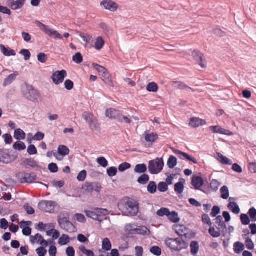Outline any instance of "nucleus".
Listing matches in <instances>:
<instances>
[{
  "instance_id": "nucleus-9",
  "label": "nucleus",
  "mask_w": 256,
  "mask_h": 256,
  "mask_svg": "<svg viewBox=\"0 0 256 256\" xmlns=\"http://www.w3.org/2000/svg\"><path fill=\"white\" fill-rule=\"evenodd\" d=\"M56 206V202L52 200H42L38 205L40 210L48 213H54Z\"/></svg>"
},
{
  "instance_id": "nucleus-3",
  "label": "nucleus",
  "mask_w": 256,
  "mask_h": 256,
  "mask_svg": "<svg viewBox=\"0 0 256 256\" xmlns=\"http://www.w3.org/2000/svg\"><path fill=\"white\" fill-rule=\"evenodd\" d=\"M106 115L108 118L114 119L120 122L130 124L132 122L130 118L124 116L120 111L112 108L108 109L106 112Z\"/></svg>"
},
{
  "instance_id": "nucleus-19",
  "label": "nucleus",
  "mask_w": 256,
  "mask_h": 256,
  "mask_svg": "<svg viewBox=\"0 0 256 256\" xmlns=\"http://www.w3.org/2000/svg\"><path fill=\"white\" fill-rule=\"evenodd\" d=\"M174 153L177 155H180V158L182 160H186L188 161L192 162L194 164L198 163L194 157L188 155L186 153L181 152L178 150L174 151Z\"/></svg>"
},
{
  "instance_id": "nucleus-33",
  "label": "nucleus",
  "mask_w": 256,
  "mask_h": 256,
  "mask_svg": "<svg viewBox=\"0 0 256 256\" xmlns=\"http://www.w3.org/2000/svg\"><path fill=\"white\" fill-rule=\"evenodd\" d=\"M244 246L241 242H238L234 244V250L236 254H240L244 250Z\"/></svg>"
},
{
  "instance_id": "nucleus-10",
  "label": "nucleus",
  "mask_w": 256,
  "mask_h": 256,
  "mask_svg": "<svg viewBox=\"0 0 256 256\" xmlns=\"http://www.w3.org/2000/svg\"><path fill=\"white\" fill-rule=\"evenodd\" d=\"M21 183L32 184L36 180V176L34 172L28 173L22 172L18 174L17 176Z\"/></svg>"
},
{
  "instance_id": "nucleus-26",
  "label": "nucleus",
  "mask_w": 256,
  "mask_h": 256,
  "mask_svg": "<svg viewBox=\"0 0 256 256\" xmlns=\"http://www.w3.org/2000/svg\"><path fill=\"white\" fill-rule=\"evenodd\" d=\"M228 208L234 214H238L240 213V208L238 205L235 202H230L228 205Z\"/></svg>"
},
{
  "instance_id": "nucleus-62",
  "label": "nucleus",
  "mask_w": 256,
  "mask_h": 256,
  "mask_svg": "<svg viewBox=\"0 0 256 256\" xmlns=\"http://www.w3.org/2000/svg\"><path fill=\"white\" fill-rule=\"evenodd\" d=\"M27 152L30 155H34L38 153L36 147L33 144H30L28 146Z\"/></svg>"
},
{
  "instance_id": "nucleus-64",
  "label": "nucleus",
  "mask_w": 256,
  "mask_h": 256,
  "mask_svg": "<svg viewBox=\"0 0 256 256\" xmlns=\"http://www.w3.org/2000/svg\"><path fill=\"white\" fill-rule=\"evenodd\" d=\"M131 166V165L128 162H123L119 166H118V170L120 172H124L126 170L130 168Z\"/></svg>"
},
{
  "instance_id": "nucleus-53",
  "label": "nucleus",
  "mask_w": 256,
  "mask_h": 256,
  "mask_svg": "<svg viewBox=\"0 0 256 256\" xmlns=\"http://www.w3.org/2000/svg\"><path fill=\"white\" fill-rule=\"evenodd\" d=\"M220 184L216 180H212L210 184V188L214 192H216L220 186Z\"/></svg>"
},
{
  "instance_id": "nucleus-17",
  "label": "nucleus",
  "mask_w": 256,
  "mask_h": 256,
  "mask_svg": "<svg viewBox=\"0 0 256 256\" xmlns=\"http://www.w3.org/2000/svg\"><path fill=\"white\" fill-rule=\"evenodd\" d=\"M11 161L10 156L6 150H0V162L8 164Z\"/></svg>"
},
{
  "instance_id": "nucleus-13",
  "label": "nucleus",
  "mask_w": 256,
  "mask_h": 256,
  "mask_svg": "<svg viewBox=\"0 0 256 256\" xmlns=\"http://www.w3.org/2000/svg\"><path fill=\"white\" fill-rule=\"evenodd\" d=\"M100 6L104 9L112 12L116 11L118 8V4L112 0H104L100 2Z\"/></svg>"
},
{
  "instance_id": "nucleus-52",
  "label": "nucleus",
  "mask_w": 256,
  "mask_h": 256,
  "mask_svg": "<svg viewBox=\"0 0 256 256\" xmlns=\"http://www.w3.org/2000/svg\"><path fill=\"white\" fill-rule=\"evenodd\" d=\"M248 214L250 218V220L252 222H256V209L254 207L251 208L248 212Z\"/></svg>"
},
{
  "instance_id": "nucleus-5",
  "label": "nucleus",
  "mask_w": 256,
  "mask_h": 256,
  "mask_svg": "<svg viewBox=\"0 0 256 256\" xmlns=\"http://www.w3.org/2000/svg\"><path fill=\"white\" fill-rule=\"evenodd\" d=\"M24 96L28 100L33 102H38L40 98V94L31 85H26L22 91Z\"/></svg>"
},
{
  "instance_id": "nucleus-49",
  "label": "nucleus",
  "mask_w": 256,
  "mask_h": 256,
  "mask_svg": "<svg viewBox=\"0 0 256 256\" xmlns=\"http://www.w3.org/2000/svg\"><path fill=\"white\" fill-rule=\"evenodd\" d=\"M186 228L182 226H177L176 228V233L180 236H184L186 237V233L185 232Z\"/></svg>"
},
{
  "instance_id": "nucleus-1",
  "label": "nucleus",
  "mask_w": 256,
  "mask_h": 256,
  "mask_svg": "<svg viewBox=\"0 0 256 256\" xmlns=\"http://www.w3.org/2000/svg\"><path fill=\"white\" fill-rule=\"evenodd\" d=\"M164 243L166 246L172 251L176 252L186 249L188 246V244L182 240V238H167L164 241Z\"/></svg>"
},
{
  "instance_id": "nucleus-24",
  "label": "nucleus",
  "mask_w": 256,
  "mask_h": 256,
  "mask_svg": "<svg viewBox=\"0 0 256 256\" xmlns=\"http://www.w3.org/2000/svg\"><path fill=\"white\" fill-rule=\"evenodd\" d=\"M0 49L3 54L6 56H14L16 54L14 50L6 48L3 44H0Z\"/></svg>"
},
{
  "instance_id": "nucleus-12",
  "label": "nucleus",
  "mask_w": 256,
  "mask_h": 256,
  "mask_svg": "<svg viewBox=\"0 0 256 256\" xmlns=\"http://www.w3.org/2000/svg\"><path fill=\"white\" fill-rule=\"evenodd\" d=\"M66 76L67 73L65 70H58L52 74L51 78L55 84L58 85L63 82Z\"/></svg>"
},
{
  "instance_id": "nucleus-61",
  "label": "nucleus",
  "mask_w": 256,
  "mask_h": 256,
  "mask_svg": "<svg viewBox=\"0 0 256 256\" xmlns=\"http://www.w3.org/2000/svg\"><path fill=\"white\" fill-rule=\"evenodd\" d=\"M209 233L213 238H218L220 236V230L216 231L214 227H210L208 230Z\"/></svg>"
},
{
  "instance_id": "nucleus-6",
  "label": "nucleus",
  "mask_w": 256,
  "mask_h": 256,
  "mask_svg": "<svg viewBox=\"0 0 256 256\" xmlns=\"http://www.w3.org/2000/svg\"><path fill=\"white\" fill-rule=\"evenodd\" d=\"M92 66L96 69L101 76V78L108 86L113 88L114 84L112 80L111 76L108 70L104 66H100L96 64H93Z\"/></svg>"
},
{
  "instance_id": "nucleus-57",
  "label": "nucleus",
  "mask_w": 256,
  "mask_h": 256,
  "mask_svg": "<svg viewBox=\"0 0 256 256\" xmlns=\"http://www.w3.org/2000/svg\"><path fill=\"white\" fill-rule=\"evenodd\" d=\"M82 189L88 193H91L93 192L92 182H86L83 186Z\"/></svg>"
},
{
  "instance_id": "nucleus-16",
  "label": "nucleus",
  "mask_w": 256,
  "mask_h": 256,
  "mask_svg": "<svg viewBox=\"0 0 256 256\" xmlns=\"http://www.w3.org/2000/svg\"><path fill=\"white\" fill-rule=\"evenodd\" d=\"M215 221L216 228L221 232L224 234L226 232V226L225 222L222 221V216H216Z\"/></svg>"
},
{
  "instance_id": "nucleus-7",
  "label": "nucleus",
  "mask_w": 256,
  "mask_h": 256,
  "mask_svg": "<svg viewBox=\"0 0 256 256\" xmlns=\"http://www.w3.org/2000/svg\"><path fill=\"white\" fill-rule=\"evenodd\" d=\"M164 166V162L162 158H157L149 162L148 169L151 174H157L162 172Z\"/></svg>"
},
{
  "instance_id": "nucleus-34",
  "label": "nucleus",
  "mask_w": 256,
  "mask_h": 256,
  "mask_svg": "<svg viewBox=\"0 0 256 256\" xmlns=\"http://www.w3.org/2000/svg\"><path fill=\"white\" fill-rule=\"evenodd\" d=\"M104 43V40L102 38L99 36L96 39L94 44V48L96 50H100L103 48Z\"/></svg>"
},
{
  "instance_id": "nucleus-35",
  "label": "nucleus",
  "mask_w": 256,
  "mask_h": 256,
  "mask_svg": "<svg viewBox=\"0 0 256 256\" xmlns=\"http://www.w3.org/2000/svg\"><path fill=\"white\" fill-rule=\"evenodd\" d=\"M58 153L62 156H66L69 154L70 153V150L69 148L64 145H60L58 148Z\"/></svg>"
},
{
  "instance_id": "nucleus-15",
  "label": "nucleus",
  "mask_w": 256,
  "mask_h": 256,
  "mask_svg": "<svg viewBox=\"0 0 256 256\" xmlns=\"http://www.w3.org/2000/svg\"><path fill=\"white\" fill-rule=\"evenodd\" d=\"M209 130L216 134H220L226 136L232 135V132L223 128L218 126H210L209 127Z\"/></svg>"
},
{
  "instance_id": "nucleus-20",
  "label": "nucleus",
  "mask_w": 256,
  "mask_h": 256,
  "mask_svg": "<svg viewBox=\"0 0 256 256\" xmlns=\"http://www.w3.org/2000/svg\"><path fill=\"white\" fill-rule=\"evenodd\" d=\"M26 0H10L8 4L10 8L13 10H16L22 8L25 3Z\"/></svg>"
},
{
  "instance_id": "nucleus-31",
  "label": "nucleus",
  "mask_w": 256,
  "mask_h": 256,
  "mask_svg": "<svg viewBox=\"0 0 256 256\" xmlns=\"http://www.w3.org/2000/svg\"><path fill=\"white\" fill-rule=\"evenodd\" d=\"M14 138L17 140H23L26 138V134L20 128L16 129L14 132Z\"/></svg>"
},
{
  "instance_id": "nucleus-51",
  "label": "nucleus",
  "mask_w": 256,
  "mask_h": 256,
  "mask_svg": "<svg viewBox=\"0 0 256 256\" xmlns=\"http://www.w3.org/2000/svg\"><path fill=\"white\" fill-rule=\"evenodd\" d=\"M170 210L168 208H162L157 211L156 214L160 216H166L168 217L170 214Z\"/></svg>"
},
{
  "instance_id": "nucleus-21",
  "label": "nucleus",
  "mask_w": 256,
  "mask_h": 256,
  "mask_svg": "<svg viewBox=\"0 0 256 256\" xmlns=\"http://www.w3.org/2000/svg\"><path fill=\"white\" fill-rule=\"evenodd\" d=\"M206 124L205 120L197 118H191L189 123V125L192 128H198L200 126H204Z\"/></svg>"
},
{
  "instance_id": "nucleus-46",
  "label": "nucleus",
  "mask_w": 256,
  "mask_h": 256,
  "mask_svg": "<svg viewBox=\"0 0 256 256\" xmlns=\"http://www.w3.org/2000/svg\"><path fill=\"white\" fill-rule=\"evenodd\" d=\"M150 177L148 175L143 174L140 176L138 180V182L141 184H146L149 180Z\"/></svg>"
},
{
  "instance_id": "nucleus-63",
  "label": "nucleus",
  "mask_w": 256,
  "mask_h": 256,
  "mask_svg": "<svg viewBox=\"0 0 256 256\" xmlns=\"http://www.w3.org/2000/svg\"><path fill=\"white\" fill-rule=\"evenodd\" d=\"M118 172V169L116 167H110L107 170L108 175L110 177L115 176Z\"/></svg>"
},
{
  "instance_id": "nucleus-50",
  "label": "nucleus",
  "mask_w": 256,
  "mask_h": 256,
  "mask_svg": "<svg viewBox=\"0 0 256 256\" xmlns=\"http://www.w3.org/2000/svg\"><path fill=\"white\" fill-rule=\"evenodd\" d=\"M13 148L15 150H22L26 148V146L24 142H22L18 141L16 142L14 145Z\"/></svg>"
},
{
  "instance_id": "nucleus-11",
  "label": "nucleus",
  "mask_w": 256,
  "mask_h": 256,
  "mask_svg": "<svg viewBox=\"0 0 256 256\" xmlns=\"http://www.w3.org/2000/svg\"><path fill=\"white\" fill-rule=\"evenodd\" d=\"M126 216H135L138 212V204L136 201L129 200L125 206Z\"/></svg>"
},
{
  "instance_id": "nucleus-30",
  "label": "nucleus",
  "mask_w": 256,
  "mask_h": 256,
  "mask_svg": "<svg viewBox=\"0 0 256 256\" xmlns=\"http://www.w3.org/2000/svg\"><path fill=\"white\" fill-rule=\"evenodd\" d=\"M96 212L99 221L102 220L104 218L109 214L108 210L106 208H96Z\"/></svg>"
},
{
  "instance_id": "nucleus-48",
  "label": "nucleus",
  "mask_w": 256,
  "mask_h": 256,
  "mask_svg": "<svg viewBox=\"0 0 256 256\" xmlns=\"http://www.w3.org/2000/svg\"><path fill=\"white\" fill-rule=\"evenodd\" d=\"M70 242V238L68 236L62 234L58 240V244L61 246L66 245Z\"/></svg>"
},
{
  "instance_id": "nucleus-29",
  "label": "nucleus",
  "mask_w": 256,
  "mask_h": 256,
  "mask_svg": "<svg viewBox=\"0 0 256 256\" xmlns=\"http://www.w3.org/2000/svg\"><path fill=\"white\" fill-rule=\"evenodd\" d=\"M147 170L146 165L144 164H136L134 168V172L138 174H144Z\"/></svg>"
},
{
  "instance_id": "nucleus-28",
  "label": "nucleus",
  "mask_w": 256,
  "mask_h": 256,
  "mask_svg": "<svg viewBox=\"0 0 256 256\" xmlns=\"http://www.w3.org/2000/svg\"><path fill=\"white\" fill-rule=\"evenodd\" d=\"M150 233L149 229L146 226H136L134 234L141 235H148Z\"/></svg>"
},
{
  "instance_id": "nucleus-22",
  "label": "nucleus",
  "mask_w": 256,
  "mask_h": 256,
  "mask_svg": "<svg viewBox=\"0 0 256 256\" xmlns=\"http://www.w3.org/2000/svg\"><path fill=\"white\" fill-rule=\"evenodd\" d=\"M172 86L175 88L185 90L187 92H188L190 90L194 92V90L188 86L184 83L179 82V81H174L172 82Z\"/></svg>"
},
{
  "instance_id": "nucleus-44",
  "label": "nucleus",
  "mask_w": 256,
  "mask_h": 256,
  "mask_svg": "<svg viewBox=\"0 0 256 256\" xmlns=\"http://www.w3.org/2000/svg\"><path fill=\"white\" fill-rule=\"evenodd\" d=\"M102 249L108 251L110 250L112 248V244L108 238H105L103 240L102 244Z\"/></svg>"
},
{
  "instance_id": "nucleus-37",
  "label": "nucleus",
  "mask_w": 256,
  "mask_h": 256,
  "mask_svg": "<svg viewBox=\"0 0 256 256\" xmlns=\"http://www.w3.org/2000/svg\"><path fill=\"white\" fill-rule=\"evenodd\" d=\"M221 194V198L224 200H226L230 196V192L228 186H222L220 189Z\"/></svg>"
},
{
  "instance_id": "nucleus-39",
  "label": "nucleus",
  "mask_w": 256,
  "mask_h": 256,
  "mask_svg": "<svg viewBox=\"0 0 256 256\" xmlns=\"http://www.w3.org/2000/svg\"><path fill=\"white\" fill-rule=\"evenodd\" d=\"M177 164V159L174 156H170L167 162V166L170 168H173Z\"/></svg>"
},
{
  "instance_id": "nucleus-58",
  "label": "nucleus",
  "mask_w": 256,
  "mask_h": 256,
  "mask_svg": "<svg viewBox=\"0 0 256 256\" xmlns=\"http://www.w3.org/2000/svg\"><path fill=\"white\" fill-rule=\"evenodd\" d=\"M97 162L102 166L106 168L108 166V162L105 158L102 156L97 158Z\"/></svg>"
},
{
  "instance_id": "nucleus-27",
  "label": "nucleus",
  "mask_w": 256,
  "mask_h": 256,
  "mask_svg": "<svg viewBox=\"0 0 256 256\" xmlns=\"http://www.w3.org/2000/svg\"><path fill=\"white\" fill-rule=\"evenodd\" d=\"M18 72H14L13 74L8 76L5 80L3 84L4 86H6L11 84L16 78V77L18 75Z\"/></svg>"
},
{
  "instance_id": "nucleus-56",
  "label": "nucleus",
  "mask_w": 256,
  "mask_h": 256,
  "mask_svg": "<svg viewBox=\"0 0 256 256\" xmlns=\"http://www.w3.org/2000/svg\"><path fill=\"white\" fill-rule=\"evenodd\" d=\"M158 190L162 192H164L167 191L168 186L166 182H160L158 186Z\"/></svg>"
},
{
  "instance_id": "nucleus-38",
  "label": "nucleus",
  "mask_w": 256,
  "mask_h": 256,
  "mask_svg": "<svg viewBox=\"0 0 256 256\" xmlns=\"http://www.w3.org/2000/svg\"><path fill=\"white\" fill-rule=\"evenodd\" d=\"M85 213L88 217L94 220L99 221V218H98L96 208L94 209V211L88 210H85Z\"/></svg>"
},
{
  "instance_id": "nucleus-59",
  "label": "nucleus",
  "mask_w": 256,
  "mask_h": 256,
  "mask_svg": "<svg viewBox=\"0 0 256 256\" xmlns=\"http://www.w3.org/2000/svg\"><path fill=\"white\" fill-rule=\"evenodd\" d=\"M150 252L156 256H160L162 254L161 248L157 246H152L150 249Z\"/></svg>"
},
{
  "instance_id": "nucleus-40",
  "label": "nucleus",
  "mask_w": 256,
  "mask_h": 256,
  "mask_svg": "<svg viewBox=\"0 0 256 256\" xmlns=\"http://www.w3.org/2000/svg\"><path fill=\"white\" fill-rule=\"evenodd\" d=\"M168 218L174 223H176L180 221L178 214L174 211L170 212V214H168Z\"/></svg>"
},
{
  "instance_id": "nucleus-8",
  "label": "nucleus",
  "mask_w": 256,
  "mask_h": 256,
  "mask_svg": "<svg viewBox=\"0 0 256 256\" xmlns=\"http://www.w3.org/2000/svg\"><path fill=\"white\" fill-rule=\"evenodd\" d=\"M35 23L42 31L50 37L60 40H62L63 38V36L60 34L56 30L51 28L50 26L42 24L39 21H36Z\"/></svg>"
},
{
  "instance_id": "nucleus-45",
  "label": "nucleus",
  "mask_w": 256,
  "mask_h": 256,
  "mask_svg": "<svg viewBox=\"0 0 256 256\" xmlns=\"http://www.w3.org/2000/svg\"><path fill=\"white\" fill-rule=\"evenodd\" d=\"M146 90L150 92H156L158 90V86L154 82H150L146 86Z\"/></svg>"
},
{
  "instance_id": "nucleus-25",
  "label": "nucleus",
  "mask_w": 256,
  "mask_h": 256,
  "mask_svg": "<svg viewBox=\"0 0 256 256\" xmlns=\"http://www.w3.org/2000/svg\"><path fill=\"white\" fill-rule=\"evenodd\" d=\"M185 180L183 178L180 179L179 182L176 183L174 185V190L175 192L178 194H181L183 192L184 190V183Z\"/></svg>"
},
{
  "instance_id": "nucleus-43",
  "label": "nucleus",
  "mask_w": 256,
  "mask_h": 256,
  "mask_svg": "<svg viewBox=\"0 0 256 256\" xmlns=\"http://www.w3.org/2000/svg\"><path fill=\"white\" fill-rule=\"evenodd\" d=\"M158 138V135L155 133L148 134L146 135L145 140L148 142H154Z\"/></svg>"
},
{
  "instance_id": "nucleus-32",
  "label": "nucleus",
  "mask_w": 256,
  "mask_h": 256,
  "mask_svg": "<svg viewBox=\"0 0 256 256\" xmlns=\"http://www.w3.org/2000/svg\"><path fill=\"white\" fill-rule=\"evenodd\" d=\"M218 160L222 164H227L229 166L232 164V161L230 159L226 158V156H224L221 154L218 153Z\"/></svg>"
},
{
  "instance_id": "nucleus-54",
  "label": "nucleus",
  "mask_w": 256,
  "mask_h": 256,
  "mask_svg": "<svg viewBox=\"0 0 256 256\" xmlns=\"http://www.w3.org/2000/svg\"><path fill=\"white\" fill-rule=\"evenodd\" d=\"M240 220L243 225L246 226L250 224V220L246 214H242L240 215Z\"/></svg>"
},
{
  "instance_id": "nucleus-36",
  "label": "nucleus",
  "mask_w": 256,
  "mask_h": 256,
  "mask_svg": "<svg viewBox=\"0 0 256 256\" xmlns=\"http://www.w3.org/2000/svg\"><path fill=\"white\" fill-rule=\"evenodd\" d=\"M190 247L192 254L194 256L196 254L199 250V244L198 242L196 241L192 242Z\"/></svg>"
},
{
  "instance_id": "nucleus-2",
  "label": "nucleus",
  "mask_w": 256,
  "mask_h": 256,
  "mask_svg": "<svg viewBox=\"0 0 256 256\" xmlns=\"http://www.w3.org/2000/svg\"><path fill=\"white\" fill-rule=\"evenodd\" d=\"M69 219L70 216L68 213L60 214L58 216V222L61 228L68 232L72 233L76 230V228L70 222Z\"/></svg>"
},
{
  "instance_id": "nucleus-47",
  "label": "nucleus",
  "mask_w": 256,
  "mask_h": 256,
  "mask_svg": "<svg viewBox=\"0 0 256 256\" xmlns=\"http://www.w3.org/2000/svg\"><path fill=\"white\" fill-rule=\"evenodd\" d=\"M80 250L82 252V254H86V256H94V252L89 250H87L86 248V246L84 245H81L79 247Z\"/></svg>"
},
{
  "instance_id": "nucleus-55",
  "label": "nucleus",
  "mask_w": 256,
  "mask_h": 256,
  "mask_svg": "<svg viewBox=\"0 0 256 256\" xmlns=\"http://www.w3.org/2000/svg\"><path fill=\"white\" fill-rule=\"evenodd\" d=\"M72 60L76 64H80L82 62L83 56L80 52H76L72 56Z\"/></svg>"
},
{
  "instance_id": "nucleus-23",
  "label": "nucleus",
  "mask_w": 256,
  "mask_h": 256,
  "mask_svg": "<svg viewBox=\"0 0 256 256\" xmlns=\"http://www.w3.org/2000/svg\"><path fill=\"white\" fill-rule=\"evenodd\" d=\"M24 163L36 170L41 169V166L38 164V162L33 158H26L24 160Z\"/></svg>"
},
{
  "instance_id": "nucleus-18",
  "label": "nucleus",
  "mask_w": 256,
  "mask_h": 256,
  "mask_svg": "<svg viewBox=\"0 0 256 256\" xmlns=\"http://www.w3.org/2000/svg\"><path fill=\"white\" fill-rule=\"evenodd\" d=\"M204 180L200 176H194L192 179V184L196 190H200V188L204 184Z\"/></svg>"
},
{
  "instance_id": "nucleus-14",
  "label": "nucleus",
  "mask_w": 256,
  "mask_h": 256,
  "mask_svg": "<svg viewBox=\"0 0 256 256\" xmlns=\"http://www.w3.org/2000/svg\"><path fill=\"white\" fill-rule=\"evenodd\" d=\"M192 56L193 58L196 60L199 65L202 68H206V60L203 58L204 56L202 54L199 52L198 50H194L192 52Z\"/></svg>"
},
{
  "instance_id": "nucleus-42",
  "label": "nucleus",
  "mask_w": 256,
  "mask_h": 256,
  "mask_svg": "<svg viewBox=\"0 0 256 256\" xmlns=\"http://www.w3.org/2000/svg\"><path fill=\"white\" fill-rule=\"evenodd\" d=\"M136 226L134 224H127L124 227L125 230L129 234H135Z\"/></svg>"
},
{
  "instance_id": "nucleus-41",
  "label": "nucleus",
  "mask_w": 256,
  "mask_h": 256,
  "mask_svg": "<svg viewBox=\"0 0 256 256\" xmlns=\"http://www.w3.org/2000/svg\"><path fill=\"white\" fill-rule=\"evenodd\" d=\"M156 183L154 181L150 182L147 186L148 192L151 194H154L156 192Z\"/></svg>"
},
{
  "instance_id": "nucleus-60",
  "label": "nucleus",
  "mask_w": 256,
  "mask_h": 256,
  "mask_svg": "<svg viewBox=\"0 0 256 256\" xmlns=\"http://www.w3.org/2000/svg\"><path fill=\"white\" fill-rule=\"evenodd\" d=\"M20 54L24 56L25 60H28L30 59L31 54L28 50L22 49L20 51Z\"/></svg>"
},
{
  "instance_id": "nucleus-4",
  "label": "nucleus",
  "mask_w": 256,
  "mask_h": 256,
  "mask_svg": "<svg viewBox=\"0 0 256 256\" xmlns=\"http://www.w3.org/2000/svg\"><path fill=\"white\" fill-rule=\"evenodd\" d=\"M89 128L93 131L99 132L100 130V124L96 118L92 113L84 112L82 115Z\"/></svg>"
}]
</instances>
